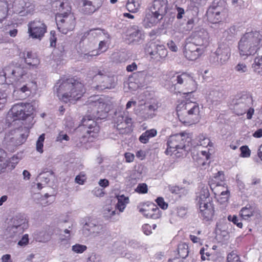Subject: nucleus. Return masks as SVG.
<instances>
[{
  "mask_svg": "<svg viewBox=\"0 0 262 262\" xmlns=\"http://www.w3.org/2000/svg\"><path fill=\"white\" fill-rule=\"evenodd\" d=\"M88 102L89 115L85 116L82 120V125L86 131L82 138H86L88 142H92L98 136L100 131L99 126L94 120L103 118L108 109L103 98L95 100H89Z\"/></svg>",
  "mask_w": 262,
  "mask_h": 262,
  "instance_id": "f257e3e1",
  "label": "nucleus"
},
{
  "mask_svg": "<svg viewBox=\"0 0 262 262\" xmlns=\"http://www.w3.org/2000/svg\"><path fill=\"white\" fill-rule=\"evenodd\" d=\"M54 90L59 99L66 103L74 102L85 92L83 83L72 78L59 80L54 86Z\"/></svg>",
  "mask_w": 262,
  "mask_h": 262,
  "instance_id": "f03ea898",
  "label": "nucleus"
},
{
  "mask_svg": "<svg viewBox=\"0 0 262 262\" xmlns=\"http://www.w3.org/2000/svg\"><path fill=\"white\" fill-rule=\"evenodd\" d=\"M52 5L58 11L56 15V21L59 31L64 34L73 31L76 25L75 17L71 13V8L68 3L56 1Z\"/></svg>",
  "mask_w": 262,
  "mask_h": 262,
  "instance_id": "7ed1b4c3",
  "label": "nucleus"
},
{
  "mask_svg": "<svg viewBox=\"0 0 262 262\" xmlns=\"http://www.w3.org/2000/svg\"><path fill=\"white\" fill-rule=\"evenodd\" d=\"M262 46V34L254 31L246 33L238 43L240 57L244 59L256 54Z\"/></svg>",
  "mask_w": 262,
  "mask_h": 262,
  "instance_id": "20e7f679",
  "label": "nucleus"
},
{
  "mask_svg": "<svg viewBox=\"0 0 262 262\" xmlns=\"http://www.w3.org/2000/svg\"><path fill=\"white\" fill-rule=\"evenodd\" d=\"M190 138L186 133H182L170 136L167 142V148L165 153L167 155H171L174 151L179 150H195V147L190 148L188 144Z\"/></svg>",
  "mask_w": 262,
  "mask_h": 262,
  "instance_id": "39448f33",
  "label": "nucleus"
},
{
  "mask_svg": "<svg viewBox=\"0 0 262 262\" xmlns=\"http://www.w3.org/2000/svg\"><path fill=\"white\" fill-rule=\"evenodd\" d=\"M29 134L27 127L20 126L17 128L11 130L7 133L4 137L3 144L8 149H11L13 147L21 145L24 143Z\"/></svg>",
  "mask_w": 262,
  "mask_h": 262,
  "instance_id": "423d86ee",
  "label": "nucleus"
},
{
  "mask_svg": "<svg viewBox=\"0 0 262 262\" xmlns=\"http://www.w3.org/2000/svg\"><path fill=\"white\" fill-rule=\"evenodd\" d=\"M196 104L191 101L182 102L178 105L177 112L180 121L185 125L193 123L191 116L194 115Z\"/></svg>",
  "mask_w": 262,
  "mask_h": 262,
  "instance_id": "0eeeda50",
  "label": "nucleus"
},
{
  "mask_svg": "<svg viewBox=\"0 0 262 262\" xmlns=\"http://www.w3.org/2000/svg\"><path fill=\"white\" fill-rule=\"evenodd\" d=\"M4 78H9L17 83L26 79H28L29 74L26 68L19 64H10L3 69Z\"/></svg>",
  "mask_w": 262,
  "mask_h": 262,
  "instance_id": "6e6552de",
  "label": "nucleus"
},
{
  "mask_svg": "<svg viewBox=\"0 0 262 262\" xmlns=\"http://www.w3.org/2000/svg\"><path fill=\"white\" fill-rule=\"evenodd\" d=\"M37 90L35 82L31 80L29 78L15 83L13 95L19 99H24L30 96L32 92Z\"/></svg>",
  "mask_w": 262,
  "mask_h": 262,
  "instance_id": "1a4fd4ad",
  "label": "nucleus"
},
{
  "mask_svg": "<svg viewBox=\"0 0 262 262\" xmlns=\"http://www.w3.org/2000/svg\"><path fill=\"white\" fill-rule=\"evenodd\" d=\"M34 10V5L28 0H15L12 5L8 6V11L21 16L31 14Z\"/></svg>",
  "mask_w": 262,
  "mask_h": 262,
  "instance_id": "9d476101",
  "label": "nucleus"
},
{
  "mask_svg": "<svg viewBox=\"0 0 262 262\" xmlns=\"http://www.w3.org/2000/svg\"><path fill=\"white\" fill-rule=\"evenodd\" d=\"M206 15L209 21L212 24H216L225 19L226 11L222 7L216 5L214 2L208 9Z\"/></svg>",
  "mask_w": 262,
  "mask_h": 262,
  "instance_id": "9b49d317",
  "label": "nucleus"
},
{
  "mask_svg": "<svg viewBox=\"0 0 262 262\" xmlns=\"http://www.w3.org/2000/svg\"><path fill=\"white\" fill-rule=\"evenodd\" d=\"M113 121L120 134H126L129 132V126L132 123V119L127 117H124V113L121 112L115 113Z\"/></svg>",
  "mask_w": 262,
  "mask_h": 262,
  "instance_id": "f8f14e48",
  "label": "nucleus"
},
{
  "mask_svg": "<svg viewBox=\"0 0 262 262\" xmlns=\"http://www.w3.org/2000/svg\"><path fill=\"white\" fill-rule=\"evenodd\" d=\"M146 50L150 57L156 61H160L164 59L167 55V51L165 47L156 42L149 43Z\"/></svg>",
  "mask_w": 262,
  "mask_h": 262,
  "instance_id": "ddd939ff",
  "label": "nucleus"
},
{
  "mask_svg": "<svg viewBox=\"0 0 262 262\" xmlns=\"http://www.w3.org/2000/svg\"><path fill=\"white\" fill-rule=\"evenodd\" d=\"M31 106L29 104H23V103H18L14 105L8 113L7 117V120L9 121V118L14 117L13 121L16 120H24L28 116L29 113H26V109L30 107Z\"/></svg>",
  "mask_w": 262,
  "mask_h": 262,
  "instance_id": "4468645a",
  "label": "nucleus"
},
{
  "mask_svg": "<svg viewBox=\"0 0 262 262\" xmlns=\"http://www.w3.org/2000/svg\"><path fill=\"white\" fill-rule=\"evenodd\" d=\"M230 49L226 45H220L216 51L213 54L211 59L212 62L220 64H225L230 57Z\"/></svg>",
  "mask_w": 262,
  "mask_h": 262,
  "instance_id": "2eb2a0df",
  "label": "nucleus"
},
{
  "mask_svg": "<svg viewBox=\"0 0 262 262\" xmlns=\"http://www.w3.org/2000/svg\"><path fill=\"white\" fill-rule=\"evenodd\" d=\"M46 30V26L40 21L34 20L28 24V32L33 38L40 39Z\"/></svg>",
  "mask_w": 262,
  "mask_h": 262,
  "instance_id": "dca6fc26",
  "label": "nucleus"
},
{
  "mask_svg": "<svg viewBox=\"0 0 262 262\" xmlns=\"http://www.w3.org/2000/svg\"><path fill=\"white\" fill-rule=\"evenodd\" d=\"M214 213V206L210 200H206L200 202L199 215L203 220L206 221L211 220Z\"/></svg>",
  "mask_w": 262,
  "mask_h": 262,
  "instance_id": "f3484780",
  "label": "nucleus"
},
{
  "mask_svg": "<svg viewBox=\"0 0 262 262\" xmlns=\"http://www.w3.org/2000/svg\"><path fill=\"white\" fill-rule=\"evenodd\" d=\"M104 231L105 229L103 225L92 221L86 223L82 228V233L85 236L90 235L94 236H99L103 234Z\"/></svg>",
  "mask_w": 262,
  "mask_h": 262,
  "instance_id": "a211bd4d",
  "label": "nucleus"
},
{
  "mask_svg": "<svg viewBox=\"0 0 262 262\" xmlns=\"http://www.w3.org/2000/svg\"><path fill=\"white\" fill-rule=\"evenodd\" d=\"M196 33H192L186 40L185 45V57L190 60L196 59Z\"/></svg>",
  "mask_w": 262,
  "mask_h": 262,
  "instance_id": "6ab92c4d",
  "label": "nucleus"
},
{
  "mask_svg": "<svg viewBox=\"0 0 262 262\" xmlns=\"http://www.w3.org/2000/svg\"><path fill=\"white\" fill-rule=\"evenodd\" d=\"M95 77L96 79L101 81V83L96 86V89L98 90L111 89L114 86V78L108 76L104 70L99 71L98 74Z\"/></svg>",
  "mask_w": 262,
  "mask_h": 262,
  "instance_id": "aec40b11",
  "label": "nucleus"
},
{
  "mask_svg": "<svg viewBox=\"0 0 262 262\" xmlns=\"http://www.w3.org/2000/svg\"><path fill=\"white\" fill-rule=\"evenodd\" d=\"M252 102V98L247 94L243 95L234 105V110L239 116L245 114Z\"/></svg>",
  "mask_w": 262,
  "mask_h": 262,
  "instance_id": "412c9836",
  "label": "nucleus"
},
{
  "mask_svg": "<svg viewBox=\"0 0 262 262\" xmlns=\"http://www.w3.org/2000/svg\"><path fill=\"white\" fill-rule=\"evenodd\" d=\"M128 39L134 43H139L144 39V34L141 28L138 26H133L127 31Z\"/></svg>",
  "mask_w": 262,
  "mask_h": 262,
  "instance_id": "4be33fe9",
  "label": "nucleus"
},
{
  "mask_svg": "<svg viewBox=\"0 0 262 262\" xmlns=\"http://www.w3.org/2000/svg\"><path fill=\"white\" fill-rule=\"evenodd\" d=\"M162 18V16L149 9L146 12L143 21V26L145 28H151L157 24Z\"/></svg>",
  "mask_w": 262,
  "mask_h": 262,
  "instance_id": "5701e85b",
  "label": "nucleus"
},
{
  "mask_svg": "<svg viewBox=\"0 0 262 262\" xmlns=\"http://www.w3.org/2000/svg\"><path fill=\"white\" fill-rule=\"evenodd\" d=\"M102 36H105L107 39L109 38V35L106 34L104 30L99 28L91 29L83 33L80 42L84 41L85 39L92 41L95 38L101 39Z\"/></svg>",
  "mask_w": 262,
  "mask_h": 262,
  "instance_id": "b1692460",
  "label": "nucleus"
},
{
  "mask_svg": "<svg viewBox=\"0 0 262 262\" xmlns=\"http://www.w3.org/2000/svg\"><path fill=\"white\" fill-rule=\"evenodd\" d=\"M167 5V0H155L150 9L155 12V13H157L163 17L167 13L168 9Z\"/></svg>",
  "mask_w": 262,
  "mask_h": 262,
  "instance_id": "393cba45",
  "label": "nucleus"
},
{
  "mask_svg": "<svg viewBox=\"0 0 262 262\" xmlns=\"http://www.w3.org/2000/svg\"><path fill=\"white\" fill-rule=\"evenodd\" d=\"M102 4V0H95L94 2L84 1L82 10L85 14H92L99 9Z\"/></svg>",
  "mask_w": 262,
  "mask_h": 262,
  "instance_id": "a878e982",
  "label": "nucleus"
},
{
  "mask_svg": "<svg viewBox=\"0 0 262 262\" xmlns=\"http://www.w3.org/2000/svg\"><path fill=\"white\" fill-rule=\"evenodd\" d=\"M136 78L141 84L145 85L149 83L152 80V74L149 71H142L138 72L136 74Z\"/></svg>",
  "mask_w": 262,
  "mask_h": 262,
  "instance_id": "bb28decb",
  "label": "nucleus"
},
{
  "mask_svg": "<svg viewBox=\"0 0 262 262\" xmlns=\"http://www.w3.org/2000/svg\"><path fill=\"white\" fill-rule=\"evenodd\" d=\"M9 224L13 227H21L23 229H27L28 225L26 218L21 214H17L13 217L8 222Z\"/></svg>",
  "mask_w": 262,
  "mask_h": 262,
  "instance_id": "cd10ccee",
  "label": "nucleus"
},
{
  "mask_svg": "<svg viewBox=\"0 0 262 262\" xmlns=\"http://www.w3.org/2000/svg\"><path fill=\"white\" fill-rule=\"evenodd\" d=\"M25 229L20 227H13L8 224V226L6 229L5 234L7 238H17L21 234Z\"/></svg>",
  "mask_w": 262,
  "mask_h": 262,
  "instance_id": "c85d7f7f",
  "label": "nucleus"
},
{
  "mask_svg": "<svg viewBox=\"0 0 262 262\" xmlns=\"http://www.w3.org/2000/svg\"><path fill=\"white\" fill-rule=\"evenodd\" d=\"M208 43V34L207 32L202 29L198 31V46H200L202 48H198V52L199 50H203Z\"/></svg>",
  "mask_w": 262,
  "mask_h": 262,
  "instance_id": "c756f323",
  "label": "nucleus"
},
{
  "mask_svg": "<svg viewBox=\"0 0 262 262\" xmlns=\"http://www.w3.org/2000/svg\"><path fill=\"white\" fill-rule=\"evenodd\" d=\"M170 80L173 85L177 84H181L184 82H187L189 81H194V80L192 79V77H191L190 75L186 73H183L181 75L176 74L171 78Z\"/></svg>",
  "mask_w": 262,
  "mask_h": 262,
  "instance_id": "7c9ffc66",
  "label": "nucleus"
},
{
  "mask_svg": "<svg viewBox=\"0 0 262 262\" xmlns=\"http://www.w3.org/2000/svg\"><path fill=\"white\" fill-rule=\"evenodd\" d=\"M24 54L25 61L28 65L36 68L39 64V60L35 54L31 52H27L26 55Z\"/></svg>",
  "mask_w": 262,
  "mask_h": 262,
  "instance_id": "2f4dec72",
  "label": "nucleus"
},
{
  "mask_svg": "<svg viewBox=\"0 0 262 262\" xmlns=\"http://www.w3.org/2000/svg\"><path fill=\"white\" fill-rule=\"evenodd\" d=\"M254 215V210L251 206L243 207L240 211L241 217L244 220H249Z\"/></svg>",
  "mask_w": 262,
  "mask_h": 262,
  "instance_id": "473e14b6",
  "label": "nucleus"
},
{
  "mask_svg": "<svg viewBox=\"0 0 262 262\" xmlns=\"http://www.w3.org/2000/svg\"><path fill=\"white\" fill-rule=\"evenodd\" d=\"M117 199L118 203L116 205V208H117L120 212H123L126 205L129 203V199L128 197H125L123 195H121L118 196Z\"/></svg>",
  "mask_w": 262,
  "mask_h": 262,
  "instance_id": "72a5a7b5",
  "label": "nucleus"
},
{
  "mask_svg": "<svg viewBox=\"0 0 262 262\" xmlns=\"http://www.w3.org/2000/svg\"><path fill=\"white\" fill-rule=\"evenodd\" d=\"M222 96V93L219 90H213L210 91L208 94V101H210L212 103L217 102L220 101Z\"/></svg>",
  "mask_w": 262,
  "mask_h": 262,
  "instance_id": "f704fd0d",
  "label": "nucleus"
},
{
  "mask_svg": "<svg viewBox=\"0 0 262 262\" xmlns=\"http://www.w3.org/2000/svg\"><path fill=\"white\" fill-rule=\"evenodd\" d=\"M252 68L254 72L262 75V56L255 58Z\"/></svg>",
  "mask_w": 262,
  "mask_h": 262,
  "instance_id": "c9c22d12",
  "label": "nucleus"
},
{
  "mask_svg": "<svg viewBox=\"0 0 262 262\" xmlns=\"http://www.w3.org/2000/svg\"><path fill=\"white\" fill-rule=\"evenodd\" d=\"M178 253L181 258H185L189 253L188 245L186 243L180 244L178 247Z\"/></svg>",
  "mask_w": 262,
  "mask_h": 262,
  "instance_id": "e433bc0d",
  "label": "nucleus"
},
{
  "mask_svg": "<svg viewBox=\"0 0 262 262\" xmlns=\"http://www.w3.org/2000/svg\"><path fill=\"white\" fill-rule=\"evenodd\" d=\"M51 238V234L46 230H42L37 233L36 239L39 242H46Z\"/></svg>",
  "mask_w": 262,
  "mask_h": 262,
  "instance_id": "4c0bfd02",
  "label": "nucleus"
},
{
  "mask_svg": "<svg viewBox=\"0 0 262 262\" xmlns=\"http://www.w3.org/2000/svg\"><path fill=\"white\" fill-rule=\"evenodd\" d=\"M158 108V106L155 104H150L145 107L144 109V117L146 118H152L154 115V112Z\"/></svg>",
  "mask_w": 262,
  "mask_h": 262,
  "instance_id": "58836bf2",
  "label": "nucleus"
},
{
  "mask_svg": "<svg viewBox=\"0 0 262 262\" xmlns=\"http://www.w3.org/2000/svg\"><path fill=\"white\" fill-rule=\"evenodd\" d=\"M126 7L129 12L135 13L140 8V4L135 0H128Z\"/></svg>",
  "mask_w": 262,
  "mask_h": 262,
  "instance_id": "ea45409f",
  "label": "nucleus"
},
{
  "mask_svg": "<svg viewBox=\"0 0 262 262\" xmlns=\"http://www.w3.org/2000/svg\"><path fill=\"white\" fill-rule=\"evenodd\" d=\"M99 54V51L93 50L88 53H82L80 56L83 59L89 60L93 56L98 55Z\"/></svg>",
  "mask_w": 262,
  "mask_h": 262,
  "instance_id": "a19ab883",
  "label": "nucleus"
},
{
  "mask_svg": "<svg viewBox=\"0 0 262 262\" xmlns=\"http://www.w3.org/2000/svg\"><path fill=\"white\" fill-rule=\"evenodd\" d=\"M209 193L207 185H204L202 187V194L200 196V202H203L206 200H210L209 198Z\"/></svg>",
  "mask_w": 262,
  "mask_h": 262,
  "instance_id": "79ce46f5",
  "label": "nucleus"
},
{
  "mask_svg": "<svg viewBox=\"0 0 262 262\" xmlns=\"http://www.w3.org/2000/svg\"><path fill=\"white\" fill-rule=\"evenodd\" d=\"M151 215L150 218L152 219H157L161 217V211L154 204H151Z\"/></svg>",
  "mask_w": 262,
  "mask_h": 262,
  "instance_id": "37998d69",
  "label": "nucleus"
},
{
  "mask_svg": "<svg viewBox=\"0 0 262 262\" xmlns=\"http://www.w3.org/2000/svg\"><path fill=\"white\" fill-rule=\"evenodd\" d=\"M236 72L239 74L245 73L248 72V67L245 63L239 62L235 67Z\"/></svg>",
  "mask_w": 262,
  "mask_h": 262,
  "instance_id": "c03bdc74",
  "label": "nucleus"
},
{
  "mask_svg": "<svg viewBox=\"0 0 262 262\" xmlns=\"http://www.w3.org/2000/svg\"><path fill=\"white\" fill-rule=\"evenodd\" d=\"M45 140V135L42 134L41 135L37 142H36V150L37 151L39 152L40 153L43 152V141Z\"/></svg>",
  "mask_w": 262,
  "mask_h": 262,
  "instance_id": "a18cd8bd",
  "label": "nucleus"
},
{
  "mask_svg": "<svg viewBox=\"0 0 262 262\" xmlns=\"http://www.w3.org/2000/svg\"><path fill=\"white\" fill-rule=\"evenodd\" d=\"M87 249V247L85 245L80 244H75L72 247V250L76 253H82L85 251Z\"/></svg>",
  "mask_w": 262,
  "mask_h": 262,
  "instance_id": "49530a36",
  "label": "nucleus"
},
{
  "mask_svg": "<svg viewBox=\"0 0 262 262\" xmlns=\"http://www.w3.org/2000/svg\"><path fill=\"white\" fill-rule=\"evenodd\" d=\"M151 205L150 206H144V207L139 209V212L143 213V215L147 218H150V215H151Z\"/></svg>",
  "mask_w": 262,
  "mask_h": 262,
  "instance_id": "de8ad7c7",
  "label": "nucleus"
},
{
  "mask_svg": "<svg viewBox=\"0 0 262 262\" xmlns=\"http://www.w3.org/2000/svg\"><path fill=\"white\" fill-rule=\"evenodd\" d=\"M227 262H240L239 258L236 253L232 252L228 255Z\"/></svg>",
  "mask_w": 262,
  "mask_h": 262,
  "instance_id": "09e8293b",
  "label": "nucleus"
},
{
  "mask_svg": "<svg viewBox=\"0 0 262 262\" xmlns=\"http://www.w3.org/2000/svg\"><path fill=\"white\" fill-rule=\"evenodd\" d=\"M104 214L109 217H111L116 214V209H113L110 205L106 206L104 208Z\"/></svg>",
  "mask_w": 262,
  "mask_h": 262,
  "instance_id": "8fccbe9b",
  "label": "nucleus"
},
{
  "mask_svg": "<svg viewBox=\"0 0 262 262\" xmlns=\"http://www.w3.org/2000/svg\"><path fill=\"white\" fill-rule=\"evenodd\" d=\"M7 101V94L4 92H0V110L2 109Z\"/></svg>",
  "mask_w": 262,
  "mask_h": 262,
  "instance_id": "3c124183",
  "label": "nucleus"
},
{
  "mask_svg": "<svg viewBox=\"0 0 262 262\" xmlns=\"http://www.w3.org/2000/svg\"><path fill=\"white\" fill-rule=\"evenodd\" d=\"M199 143L200 145L207 147L209 144L210 140L203 135H202L199 136Z\"/></svg>",
  "mask_w": 262,
  "mask_h": 262,
  "instance_id": "603ef678",
  "label": "nucleus"
},
{
  "mask_svg": "<svg viewBox=\"0 0 262 262\" xmlns=\"http://www.w3.org/2000/svg\"><path fill=\"white\" fill-rule=\"evenodd\" d=\"M241 151V156L244 158H248L250 156V150L247 146H243L240 148Z\"/></svg>",
  "mask_w": 262,
  "mask_h": 262,
  "instance_id": "864d4df0",
  "label": "nucleus"
},
{
  "mask_svg": "<svg viewBox=\"0 0 262 262\" xmlns=\"http://www.w3.org/2000/svg\"><path fill=\"white\" fill-rule=\"evenodd\" d=\"M156 202H157L158 206L161 208L162 209H166L168 207V204L166 203L164 200V199L162 197H159L158 198Z\"/></svg>",
  "mask_w": 262,
  "mask_h": 262,
  "instance_id": "5fc2aeb1",
  "label": "nucleus"
},
{
  "mask_svg": "<svg viewBox=\"0 0 262 262\" xmlns=\"http://www.w3.org/2000/svg\"><path fill=\"white\" fill-rule=\"evenodd\" d=\"M136 190L139 193H145L147 192V186L145 183L140 184L138 185Z\"/></svg>",
  "mask_w": 262,
  "mask_h": 262,
  "instance_id": "6e6d98bb",
  "label": "nucleus"
},
{
  "mask_svg": "<svg viewBox=\"0 0 262 262\" xmlns=\"http://www.w3.org/2000/svg\"><path fill=\"white\" fill-rule=\"evenodd\" d=\"M50 46L55 47L56 42V33L54 31H51L50 32Z\"/></svg>",
  "mask_w": 262,
  "mask_h": 262,
  "instance_id": "4d7b16f0",
  "label": "nucleus"
},
{
  "mask_svg": "<svg viewBox=\"0 0 262 262\" xmlns=\"http://www.w3.org/2000/svg\"><path fill=\"white\" fill-rule=\"evenodd\" d=\"M228 220L229 221H231L234 224H236L238 227L241 228H242V223L238 222V219L236 216H231V215H229L228 216Z\"/></svg>",
  "mask_w": 262,
  "mask_h": 262,
  "instance_id": "13d9d810",
  "label": "nucleus"
},
{
  "mask_svg": "<svg viewBox=\"0 0 262 262\" xmlns=\"http://www.w3.org/2000/svg\"><path fill=\"white\" fill-rule=\"evenodd\" d=\"M69 139L70 138L67 134H64L63 132H60L57 137L56 141L62 142L63 140L69 141Z\"/></svg>",
  "mask_w": 262,
  "mask_h": 262,
  "instance_id": "bf43d9fd",
  "label": "nucleus"
},
{
  "mask_svg": "<svg viewBox=\"0 0 262 262\" xmlns=\"http://www.w3.org/2000/svg\"><path fill=\"white\" fill-rule=\"evenodd\" d=\"M187 213V209L183 207H179L177 208V214L181 217H183Z\"/></svg>",
  "mask_w": 262,
  "mask_h": 262,
  "instance_id": "052dcab7",
  "label": "nucleus"
},
{
  "mask_svg": "<svg viewBox=\"0 0 262 262\" xmlns=\"http://www.w3.org/2000/svg\"><path fill=\"white\" fill-rule=\"evenodd\" d=\"M144 133L149 139L155 137L157 134V131L155 129L147 130Z\"/></svg>",
  "mask_w": 262,
  "mask_h": 262,
  "instance_id": "680f3d73",
  "label": "nucleus"
},
{
  "mask_svg": "<svg viewBox=\"0 0 262 262\" xmlns=\"http://www.w3.org/2000/svg\"><path fill=\"white\" fill-rule=\"evenodd\" d=\"M48 176V174L47 172L40 173L39 175L38 176V180H39L40 181L42 182L43 181L42 179H44V182L45 184L48 183L50 180L49 178H48L47 176Z\"/></svg>",
  "mask_w": 262,
  "mask_h": 262,
  "instance_id": "e2e57ef3",
  "label": "nucleus"
},
{
  "mask_svg": "<svg viewBox=\"0 0 262 262\" xmlns=\"http://www.w3.org/2000/svg\"><path fill=\"white\" fill-rule=\"evenodd\" d=\"M143 231L146 235H148L151 233V227L148 224H145L142 227Z\"/></svg>",
  "mask_w": 262,
  "mask_h": 262,
  "instance_id": "0e129e2a",
  "label": "nucleus"
},
{
  "mask_svg": "<svg viewBox=\"0 0 262 262\" xmlns=\"http://www.w3.org/2000/svg\"><path fill=\"white\" fill-rule=\"evenodd\" d=\"M126 69L128 72L134 71L137 69V65L135 62H134L132 64L128 65L126 67Z\"/></svg>",
  "mask_w": 262,
  "mask_h": 262,
  "instance_id": "69168bd1",
  "label": "nucleus"
},
{
  "mask_svg": "<svg viewBox=\"0 0 262 262\" xmlns=\"http://www.w3.org/2000/svg\"><path fill=\"white\" fill-rule=\"evenodd\" d=\"M134 155L130 152H127L125 154V158L127 162H133L134 160Z\"/></svg>",
  "mask_w": 262,
  "mask_h": 262,
  "instance_id": "338daca9",
  "label": "nucleus"
},
{
  "mask_svg": "<svg viewBox=\"0 0 262 262\" xmlns=\"http://www.w3.org/2000/svg\"><path fill=\"white\" fill-rule=\"evenodd\" d=\"M167 46L171 51L173 52H176L177 51L178 48L173 41L171 40L169 41L167 43Z\"/></svg>",
  "mask_w": 262,
  "mask_h": 262,
  "instance_id": "774afa93",
  "label": "nucleus"
}]
</instances>
